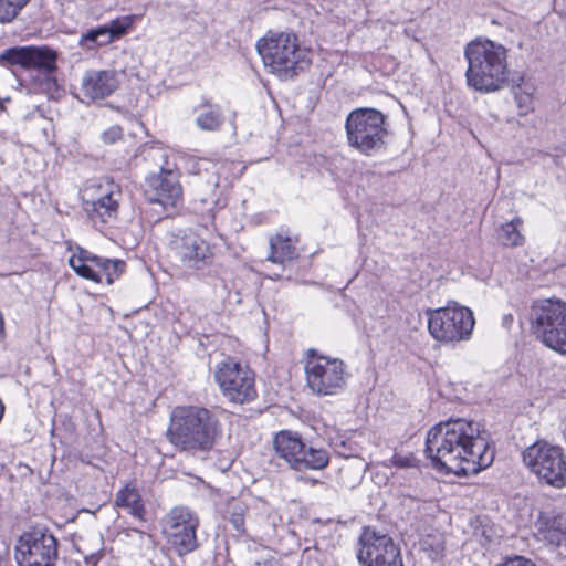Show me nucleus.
<instances>
[{
  "instance_id": "obj_1",
  "label": "nucleus",
  "mask_w": 566,
  "mask_h": 566,
  "mask_svg": "<svg viewBox=\"0 0 566 566\" xmlns=\"http://www.w3.org/2000/svg\"><path fill=\"white\" fill-rule=\"evenodd\" d=\"M426 453L434 468L457 475L476 474L494 460L486 431L479 422L463 418L432 427L427 434Z\"/></svg>"
},
{
  "instance_id": "obj_2",
  "label": "nucleus",
  "mask_w": 566,
  "mask_h": 566,
  "mask_svg": "<svg viewBox=\"0 0 566 566\" xmlns=\"http://www.w3.org/2000/svg\"><path fill=\"white\" fill-rule=\"evenodd\" d=\"M222 434V423L212 410L177 406L170 412L166 439L177 450L195 455L212 451Z\"/></svg>"
},
{
  "instance_id": "obj_3",
  "label": "nucleus",
  "mask_w": 566,
  "mask_h": 566,
  "mask_svg": "<svg viewBox=\"0 0 566 566\" xmlns=\"http://www.w3.org/2000/svg\"><path fill=\"white\" fill-rule=\"evenodd\" d=\"M464 56L468 61L465 77L470 87L481 93H492L507 83L506 49L502 44L476 39L467 44Z\"/></svg>"
},
{
  "instance_id": "obj_4",
  "label": "nucleus",
  "mask_w": 566,
  "mask_h": 566,
  "mask_svg": "<svg viewBox=\"0 0 566 566\" xmlns=\"http://www.w3.org/2000/svg\"><path fill=\"white\" fill-rule=\"evenodd\" d=\"M265 67L283 80L292 78L311 64L308 51L294 33L269 32L256 43Z\"/></svg>"
},
{
  "instance_id": "obj_5",
  "label": "nucleus",
  "mask_w": 566,
  "mask_h": 566,
  "mask_svg": "<svg viewBox=\"0 0 566 566\" xmlns=\"http://www.w3.org/2000/svg\"><path fill=\"white\" fill-rule=\"evenodd\" d=\"M385 115L375 108H356L346 118L348 145L363 155L373 156L386 144L388 130Z\"/></svg>"
},
{
  "instance_id": "obj_6",
  "label": "nucleus",
  "mask_w": 566,
  "mask_h": 566,
  "mask_svg": "<svg viewBox=\"0 0 566 566\" xmlns=\"http://www.w3.org/2000/svg\"><path fill=\"white\" fill-rule=\"evenodd\" d=\"M532 328L541 342L552 350L566 355V303L542 300L532 306Z\"/></svg>"
},
{
  "instance_id": "obj_7",
  "label": "nucleus",
  "mask_w": 566,
  "mask_h": 566,
  "mask_svg": "<svg viewBox=\"0 0 566 566\" xmlns=\"http://www.w3.org/2000/svg\"><path fill=\"white\" fill-rule=\"evenodd\" d=\"M524 465L549 486H566V457L564 450L544 440H537L522 452Z\"/></svg>"
},
{
  "instance_id": "obj_8",
  "label": "nucleus",
  "mask_w": 566,
  "mask_h": 566,
  "mask_svg": "<svg viewBox=\"0 0 566 566\" xmlns=\"http://www.w3.org/2000/svg\"><path fill=\"white\" fill-rule=\"evenodd\" d=\"M428 329L430 335L443 344H454L471 337L475 321L470 308L453 302L444 307L429 310Z\"/></svg>"
},
{
  "instance_id": "obj_9",
  "label": "nucleus",
  "mask_w": 566,
  "mask_h": 566,
  "mask_svg": "<svg viewBox=\"0 0 566 566\" xmlns=\"http://www.w3.org/2000/svg\"><path fill=\"white\" fill-rule=\"evenodd\" d=\"M306 385L317 396H334L346 386V365L339 358L319 355L316 349L307 350L304 366Z\"/></svg>"
},
{
  "instance_id": "obj_10",
  "label": "nucleus",
  "mask_w": 566,
  "mask_h": 566,
  "mask_svg": "<svg viewBox=\"0 0 566 566\" xmlns=\"http://www.w3.org/2000/svg\"><path fill=\"white\" fill-rule=\"evenodd\" d=\"M356 558L360 566H405L400 544L369 526L358 537Z\"/></svg>"
},
{
  "instance_id": "obj_11",
  "label": "nucleus",
  "mask_w": 566,
  "mask_h": 566,
  "mask_svg": "<svg viewBox=\"0 0 566 566\" xmlns=\"http://www.w3.org/2000/svg\"><path fill=\"white\" fill-rule=\"evenodd\" d=\"M275 453L297 471L322 470L328 465L329 454L325 449L307 447L297 432L282 430L273 439Z\"/></svg>"
},
{
  "instance_id": "obj_12",
  "label": "nucleus",
  "mask_w": 566,
  "mask_h": 566,
  "mask_svg": "<svg viewBox=\"0 0 566 566\" xmlns=\"http://www.w3.org/2000/svg\"><path fill=\"white\" fill-rule=\"evenodd\" d=\"M57 52L46 45L43 46H14L0 54V64L3 66L19 65L25 70H36L43 74L41 84L43 91L56 88Z\"/></svg>"
},
{
  "instance_id": "obj_13",
  "label": "nucleus",
  "mask_w": 566,
  "mask_h": 566,
  "mask_svg": "<svg viewBox=\"0 0 566 566\" xmlns=\"http://www.w3.org/2000/svg\"><path fill=\"white\" fill-rule=\"evenodd\" d=\"M57 556V539L44 527L24 532L15 545L19 566H55Z\"/></svg>"
},
{
  "instance_id": "obj_14",
  "label": "nucleus",
  "mask_w": 566,
  "mask_h": 566,
  "mask_svg": "<svg viewBox=\"0 0 566 566\" xmlns=\"http://www.w3.org/2000/svg\"><path fill=\"white\" fill-rule=\"evenodd\" d=\"M214 378L222 395L234 403L249 402L256 396L253 373L233 358L218 364Z\"/></svg>"
},
{
  "instance_id": "obj_15",
  "label": "nucleus",
  "mask_w": 566,
  "mask_h": 566,
  "mask_svg": "<svg viewBox=\"0 0 566 566\" xmlns=\"http://www.w3.org/2000/svg\"><path fill=\"white\" fill-rule=\"evenodd\" d=\"M170 250L180 266L190 273L209 268L214 259L210 243L195 232L175 235L170 241Z\"/></svg>"
},
{
  "instance_id": "obj_16",
  "label": "nucleus",
  "mask_w": 566,
  "mask_h": 566,
  "mask_svg": "<svg viewBox=\"0 0 566 566\" xmlns=\"http://www.w3.org/2000/svg\"><path fill=\"white\" fill-rule=\"evenodd\" d=\"M69 264L77 275L96 283L105 281L107 284L119 279L126 268L123 260L102 258L83 249L70 258Z\"/></svg>"
},
{
  "instance_id": "obj_17",
  "label": "nucleus",
  "mask_w": 566,
  "mask_h": 566,
  "mask_svg": "<svg viewBox=\"0 0 566 566\" xmlns=\"http://www.w3.org/2000/svg\"><path fill=\"white\" fill-rule=\"evenodd\" d=\"M199 525L197 516L187 507H174L164 520V532L179 555L198 547L196 535Z\"/></svg>"
},
{
  "instance_id": "obj_18",
  "label": "nucleus",
  "mask_w": 566,
  "mask_h": 566,
  "mask_svg": "<svg viewBox=\"0 0 566 566\" xmlns=\"http://www.w3.org/2000/svg\"><path fill=\"white\" fill-rule=\"evenodd\" d=\"M145 196L149 202L158 203L165 210L176 208L182 198L177 172L171 168L161 167L158 174L148 177Z\"/></svg>"
},
{
  "instance_id": "obj_19",
  "label": "nucleus",
  "mask_w": 566,
  "mask_h": 566,
  "mask_svg": "<svg viewBox=\"0 0 566 566\" xmlns=\"http://www.w3.org/2000/svg\"><path fill=\"white\" fill-rule=\"evenodd\" d=\"M122 191L114 182L98 185L96 193L91 199H85V210L90 218L96 222H109L117 218Z\"/></svg>"
},
{
  "instance_id": "obj_20",
  "label": "nucleus",
  "mask_w": 566,
  "mask_h": 566,
  "mask_svg": "<svg viewBox=\"0 0 566 566\" xmlns=\"http://www.w3.org/2000/svg\"><path fill=\"white\" fill-rule=\"evenodd\" d=\"M120 85V73L115 70H87L81 81V93L88 102L111 96Z\"/></svg>"
},
{
  "instance_id": "obj_21",
  "label": "nucleus",
  "mask_w": 566,
  "mask_h": 566,
  "mask_svg": "<svg viewBox=\"0 0 566 566\" xmlns=\"http://www.w3.org/2000/svg\"><path fill=\"white\" fill-rule=\"evenodd\" d=\"M196 125L203 132H218L224 124L222 107L210 99L203 98L196 107Z\"/></svg>"
},
{
  "instance_id": "obj_22",
  "label": "nucleus",
  "mask_w": 566,
  "mask_h": 566,
  "mask_svg": "<svg viewBox=\"0 0 566 566\" xmlns=\"http://www.w3.org/2000/svg\"><path fill=\"white\" fill-rule=\"evenodd\" d=\"M538 534L551 545L559 546L566 541V516L542 517L538 526Z\"/></svg>"
},
{
  "instance_id": "obj_23",
  "label": "nucleus",
  "mask_w": 566,
  "mask_h": 566,
  "mask_svg": "<svg viewBox=\"0 0 566 566\" xmlns=\"http://www.w3.org/2000/svg\"><path fill=\"white\" fill-rule=\"evenodd\" d=\"M297 256L296 248L290 237L276 234L270 239V255L268 260L273 263L284 264Z\"/></svg>"
},
{
  "instance_id": "obj_24",
  "label": "nucleus",
  "mask_w": 566,
  "mask_h": 566,
  "mask_svg": "<svg viewBox=\"0 0 566 566\" xmlns=\"http://www.w3.org/2000/svg\"><path fill=\"white\" fill-rule=\"evenodd\" d=\"M115 504L118 507L126 509L128 513L137 518H143L145 514L142 496L137 489L130 484L125 485L117 492Z\"/></svg>"
},
{
  "instance_id": "obj_25",
  "label": "nucleus",
  "mask_w": 566,
  "mask_h": 566,
  "mask_svg": "<svg viewBox=\"0 0 566 566\" xmlns=\"http://www.w3.org/2000/svg\"><path fill=\"white\" fill-rule=\"evenodd\" d=\"M523 224L521 218H515L510 222H506L497 230V241L504 247H520L523 244L524 237L521 233L520 228Z\"/></svg>"
},
{
  "instance_id": "obj_26",
  "label": "nucleus",
  "mask_w": 566,
  "mask_h": 566,
  "mask_svg": "<svg viewBox=\"0 0 566 566\" xmlns=\"http://www.w3.org/2000/svg\"><path fill=\"white\" fill-rule=\"evenodd\" d=\"M29 0H0V22H11Z\"/></svg>"
},
{
  "instance_id": "obj_27",
  "label": "nucleus",
  "mask_w": 566,
  "mask_h": 566,
  "mask_svg": "<svg viewBox=\"0 0 566 566\" xmlns=\"http://www.w3.org/2000/svg\"><path fill=\"white\" fill-rule=\"evenodd\" d=\"M134 21V17L132 15H125L122 18H117L115 20H112L108 24L103 25L109 31V34H112L113 39H118L123 34L127 32V30L132 27Z\"/></svg>"
},
{
  "instance_id": "obj_28",
  "label": "nucleus",
  "mask_w": 566,
  "mask_h": 566,
  "mask_svg": "<svg viewBox=\"0 0 566 566\" xmlns=\"http://www.w3.org/2000/svg\"><path fill=\"white\" fill-rule=\"evenodd\" d=\"M97 38H98V28L92 29L87 31L86 33L82 34L80 44L81 46L93 50L97 48Z\"/></svg>"
},
{
  "instance_id": "obj_29",
  "label": "nucleus",
  "mask_w": 566,
  "mask_h": 566,
  "mask_svg": "<svg viewBox=\"0 0 566 566\" xmlns=\"http://www.w3.org/2000/svg\"><path fill=\"white\" fill-rule=\"evenodd\" d=\"M123 136V129L118 125H114L106 130H104L101 135L102 140L105 144H114L115 142L119 140Z\"/></svg>"
},
{
  "instance_id": "obj_30",
  "label": "nucleus",
  "mask_w": 566,
  "mask_h": 566,
  "mask_svg": "<svg viewBox=\"0 0 566 566\" xmlns=\"http://www.w3.org/2000/svg\"><path fill=\"white\" fill-rule=\"evenodd\" d=\"M496 566H536L531 559L515 555L512 557H507L503 563Z\"/></svg>"
},
{
  "instance_id": "obj_31",
  "label": "nucleus",
  "mask_w": 566,
  "mask_h": 566,
  "mask_svg": "<svg viewBox=\"0 0 566 566\" xmlns=\"http://www.w3.org/2000/svg\"><path fill=\"white\" fill-rule=\"evenodd\" d=\"M229 522L231 523V525L233 526V528L237 532H239V533L244 532V517L241 512L231 513V515L229 517Z\"/></svg>"
},
{
  "instance_id": "obj_32",
  "label": "nucleus",
  "mask_w": 566,
  "mask_h": 566,
  "mask_svg": "<svg viewBox=\"0 0 566 566\" xmlns=\"http://www.w3.org/2000/svg\"><path fill=\"white\" fill-rule=\"evenodd\" d=\"M113 41H114V39H113L112 34H109V31L104 27H99L98 28L97 46L109 44Z\"/></svg>"
},
{
  "instance_id": "obj_33",
  "label": "nucleus",
  "mask_w": 566,
  "mask_h": 566,
  "mask_svg": "<svg viewBox=\"0 0 566 566\" xmlns=\"http://www.w3.org/2000/svg\"><path fill=\"white\" fill-rule=\"evenodd\" d=\"M518 107L521 108V114H527L531 109L530 103H531V95L524 94V95H517L515 96Z\"/></svg>"
},
{
  "instance_id": "obj_34",
  "label": "nucleus",
  "mask_w": 566,
  "mask_h": 566,
  "mask_svg": "<svg viewBox=\"0 0 566 566\" xmlns=\"http://www.w3.org/2000/svg\"><path fill=\"white\" fill-rule=\"evenodd\" d=\"M392 462L395 465L401 467V468L408 467L410 464V460L408 458H403L401 455H394Z\"/></svg>"
},
{
  "instance_id": "obj_35",
  "label": "nucleus",
  "mask_w": 566,
  "mask_h": 566,
  "mask_svg": "<svg viewBox=\"0 0 566 566\" xmlns=\"http://www.w3.org/2000/svg\"><path fill=\"white\" fill-rule=\"evenodd\" d=\"M102 552L92 553L90 556H86L85 559L87 563H91L93 566H96L99 559L102 558Z\"/></svg>"
},
{
  "instance_id": "obj_36",
  "label": "nucleus",
  "mask_w": 566,
  "mask_h": 566,
  "mask_svg": "<svg viewBox=\"0 0 566 566\" xmlns=\"http://www.w3.org/2000/svg\"><path fill=\"white\" fill-rule=\"evenodd\" d=\"M431 546H432L434 557L440 556L444 549V546L441 541H434V545H431Z\"/></svg>"
},
{
  "instance_id": "obj_37",
  "label": "nucleus",
  "mask_w": 566,
  "mask_h": 566,
  "mask_svg": "<svg viewBox=\"0 0 566 566\" xmlns=\"http://www.w3.org/2000/svg\"><path fill=\"white\" fill-rule=\"evenodd\" d=\"M3 109H4L3 102H2V99H0V111H3Z\"/></svg>"
}]
</instances>
